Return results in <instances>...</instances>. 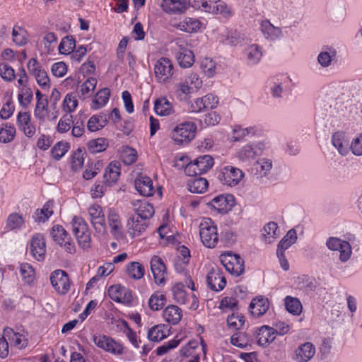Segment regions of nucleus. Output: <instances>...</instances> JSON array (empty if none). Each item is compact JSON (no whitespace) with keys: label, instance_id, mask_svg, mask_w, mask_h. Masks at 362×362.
Listing matches in <instances>:
<instances>
[{"label":"nucleus","instance_id":"15","mask_svg":"<svg viewBox=\"0 0 362 362\" xmlns=\"http://www.w3.org/2000/svg\"><path fill=\"white\" fill-rule=\"evenodd\" d=\"M315 346L311 342H305L295 350L292 356L295 362H308L315 354Z\"/></svg>","mask_w":362,"mask_h":362},{"label":"nucleus","instance_id":"9","mask_svg":"<svg viewBox=\"0 0 362 362\" xmlns=\"http://www.w3.org/2000/svg\"><path fill=\"white\" fill-rule=\"evenodd\" d=\"M94 344L105 351L117 355L123 354L124 347L122 344L106 335H95L93 337Z\"/></svg>","mask_w":362,"mask_h":362},{"label":"nucleus","instance_id":"43","mask_svg":"<svg viewBox=\"0 0 362 362\" xmlns=\"http://www.w3.org/2000/svg\"><path fill=\"white\" fill-rule=\"evenodd\" d=\"M127 272L130 278L139 280L144 276L145 269L141 263L132 262L127 265Z\"/></svg>","mask_w":362,"mask_h":362},{"label":"nucleus","instance_id":"31","mask_svg":"<svg viewBox=\"0 0 362 362\" xmlns=\"http://www.w3.org/2000/svg\"><path fill=\"white\" fill-rule=\"evenodd\" d=\"M354 95L352 93V86L349 84H344L339 86L334 93V100L336 104H346L351 100Z\"/></svg>","mask_w":362,"mask_h":362},{"label":"nucleus","instance_id":"19","mask_svg":"<svg viewBox=\"0 0 362 362\" xmlns=\"http://www.w3.org/2000/svg\"><path fill=\"white\" fill-rule=\"evenodd\" d=\"M160 7L168 14H180L188 8L186 0H162Z\"/></svg>","mask_w":362,"mask_h":362},{"label":"nucleus","instance_id":"60","mask_svg":"<svg viewBox=\"0 0 362 362\" xmlns=\"http://www.w3.org/2000/svg\"><path fill=\"white\" fill-rule=\"evenodd\" d=\"M185 286L181 283L176 284L172 288L174 300L180 304H185L187 300V293Z\"/></svg>","mask_w":362,"mask_h":362},{"label":"nucleus","instance_id":"23","mask_svg":"<svg viewBox=\"0 0 362 362\" xmlns=\"http://www.w3.org/2000/svg\"><path fill=\"white\" fill-rule=\"evenodd\" d=\"M110 298L115 302H130L132 300V292L124 286L113 285L108 288Z\"/></svg>","mask_w":362,"mask_h":362},{"label":"nucleus","instance_id":"47","mask_svg":"<svg viewBox=\"0 0 362 362\" xmlns=\"http://www.w3.org/2000/svg\"><path fill=\"white\" fill-rule=\"evenodd\" d=\"M278 228L277 223L275 222L272 221L266 224L263 228L262 233L264 240L270 243H272L271 238L273 240L277 238L279 235Z\"/></svg>","mask_w":362,"mask_h":362},{"label":"nucleus","instance_id":"44","mask_svg":"<svg viewBox=\"0 0 362 362\" xmlns=\"http://www.w3.org/2000/svg\"><path fill=\"white\" fill-rule=\"evenodd\" d=\"M250 337L245 332H236L230 337V342L233 346L239 348H245L250 346Z\"/></svg>","mask_w":362,"mask_h":362},{"label":"nucleus","instance_id":"11","mask_svg":"<svg viewBox=\"0 0 362 362\" xmlns=\"http://www.w3.org/2000/svg\"><path fill=\"white\" fill-rule=\"evenodd\" d=\"M149 221L139 218L138 216H131L127 221V233L134 238L141 235L148 228Z\"/></svg>","mask_w":362,"mask_h":362},{"label":"nucleus","instance_id":"34","mask_svg":"<svg viewBox=\"0 0 362 362\" xmlns=\"http://www.w3.org/2000/svg\"><path fill=\"white\" fill-rule=\"evenodd\" d=\"M107 124V116L105 113L93 115L87 122V129L95 132L102 129Z\"/></svg>","mask_w":362,"mask_h":362},{"label":"nucleus","instance_id":"7","mask_svg":"<svg viewBox=\"0 0 362 362\" xmlns=\"http://www.w3.org/2000/svg\"><path fill=\"white\" fill-rule=\"evenodd\" d=\"M243 177L244 173L240 169L228 165L221 169L218 179L223 185L233 187L237 185Z\"/></svg>","mask_w":362,"mask_h":362},{"label":"nucleus","instance_id":"45","mask_svg":"<svg viewBox=\"0 0 362 362\" xmlns=\"http://www.w3.org/2000/svg\"><path fill=\"white\" fill-rule=\"evenodd\" d=\"M88 149L92 153H98L104 151L108 146V141L105 138H98L88 141Z\"/></svg>","mask_w":362,"mask_h":362},{"label":"nucleus","instance_id":"18","mask_svg":"<svg viewBox=\"0 0 362 362\" xmlns=\"http://www.w3.org/2000/svg\"><path fill=\"white\" fill-rule=\"evenodd\" d=\"M170 25L180 31L192 33L198 31L201 24L196 18L185 17L180 21L176 19L171 20Z\"/></svg>","mask_w":362,"mask_h":362},{"label":"nucleus","instance_id":"36","mask_svg":"<svg viewBox=\"0 0 362 362\" xmlns=\"http://www.w3.org/2000/svg\"><path fill=\"white\" fill-rule=\"evenodd\" d=\"M168 329L165 325H157L152 327L147 333L150 341L158 342L168 337Z\"/></svg>","mask_w":362,"mask_h":362},{"label":"nucleus","instance_id":"29","mask_svg":"<svg viewBox=\"0 0 362 362\" xmlns=\"http://www.w3.org/2000/svg\"><path fill=\"white\" fill-rule=\"evenodd\" d=\"M256 338L259 345L266 346L272 343L276 338L274 329L264 325L257 332Z\"/></svg>","mask_w":362,"mask_h":362},{"label":"nucleus","instance_id":"49","mask_svg":"<svg viewBox=\"0 0 362 362\" xmlns=\"http://www.w3.org/2000/svg\"><path fill=\"white\" fill-rule=\"evenodd\" d=\"M12 38L15 44L23 46L26 44L28 40L27 31L21 26L15 25L12 30Z\"/></svg>","mask_w":362,"mask_h":362},{"label":"nucleus","instance_id":"41","mask_svg":"<svg viewBox=\"0 0 362 362\" xmlns=\"http://www.w3.org/2000/svg\"><path fill=\"white\" fill-rule=\"evenodd\" d=\"M194 161L197 168L199 175L205 173L214 165V159L209 155L199 156Z\"/></svg>","mask_w":362,"mask_h":362},{"label":"nucleus","instance_id":"17","mask_svg":"<svg viewBox=\"0 0 362 362\" xmlns=\"http://www.w3.org/2000/svg\"><path fill=\"white\" fill-rule=\"evenodd\" d=\"M17 125L27 137H33L36 132L35 125L31 122L30 115L27 112H20L17 116Z\"/></svg>","mask_w":362,"mask_h":362},{"label":"nucleus","instance_id":"32","mask_svg":"<svg viewBox=\"0 0 362 362\" xmlns=\"http://www.w3.org/2000/svg\"><path fill=\"white\" fill-rule=\"evenodd\" d=\"M202 6L209 13L226 14L228 12L226 4L221 0H204Z\"/></svg>","mask_w":362,"mask_h":362},{"label":"nucleus","instance_id":"6","mask_svg":"<svg viewBox=\"0 0 362 362\" xmlns=\"http://www.w3.org/2000/svg\"><path fill=\"white\" fill-rule=\"evenodd\" d=\"M50 282L57 293L66 294L70 289V280L67 273L62 269H57L50 274Z\"/></svg>","mask_w":362,"mask_h":362},{"label":"nucleus","instance_id":"54","mask_svg":"<svg viewBox=\"0 0 362 362\" xmlns=\"http://www.w3.org/2000/svg\"><path fill=\"white\" fill-rule=\"evenodd\" d=\"M85 119L86 117L80 115L75 116L74 119H73V125L71 129V134L75 137H80L83 134L85 130Z\"/></svg>","mask_w":362,"mask_h":362},{"label":"nucleus","instance_id":"56","mask_svg":"<svg viewBox=\"0 0 362 362\" xmlns=\"http://www.w3.org/2000/svg\"><path fill=\"white\" fill-rule=\"evenodd\" d=\"M254 167L259 175L262 177L266 176L269 173L272 169L273 164L270 159L262 158L255 163Z\"/></svg>","mask_w":362,"mask_h":362},{"label":"nucleus","instance_id":"42","mask_svg":"<svg viewBox=\"0 0 362 362\" xmlns=\"http://www.w3.org/2000/svg\"><path fill=\"white\" fill-rule=\"evenodd\" d=\"M16 128L11 123L2 124L0 126V142L6 144L12 141L16 135Z\"/></svg>","mask_w":362,"mask_h":362},{"label":"nucleus","instance_id":"40","mask_svg":"<svg viewBox=\"0 0 362 362\" xmlns=\"http://www.w3.org/2000/svg\"><path fill=\"white\" fill-rule=\"evenodd\" d=\"M110 96V90L108 88H104L98 91L95 98L92 101L91 108L98 110L103 107L108 101Z\"/></svg>","mask_w":362,"mask_h":362},{"label":"nucleus","instance_id":"63","mask_svg":"<svg viewBox=\"0 0 362 362\" xmlns=\"http://www.w3.org/2000/svg\"><path fill=\"white\" fill-rule=\"evenodd\" d=\"M97 80L93 77L88 78L84 83H83L81 86L80 91L83 98L90 95V93L95 90Z\"/></svg>","mask_w":362,"mask_h":362},{"label":"nucleus","instance_id":"3","mask_svg":"<svg viewBox=\"0 0 362 362\" xmlns=\"http://www.w3.org/2000/svg\"><path fill=\"white\" fill-rule=\"evenodd\" d=\"M220 261L228 272L236 276L245 271L244 261L238 255L228 252L221 255Z\"/></svg>","mask_w":362,"mask_h":362},{"label":"nucleus","instance_id":"28","mask_svg":"<svg viewBox=\"0 0 362 362\" xmlns=\"http://www.w3.org/2000/svg\"><path fill=\"white\" fill-rule=\"evenodd\" d=\"M121 167L118 162H111L106 167L103 179L106 185H112L117 182L120 175Z\"/></svg>","mask_w":362,"mask_h":362},{"label":"nucleus","instance_id":"25","mask_svg":"<svg viewBox=\"0 0 362 362\" xmlns=\"http://www.w3.org/2000/svg\"><path fill=\"white\" fill-rule=\"evenodd\" d=\"M107 220L112 234L117 239L123 238L122 225L119 214L114 209H110L108 211Z\"/></svg>","mask_w":362,"mask_h":362},{"label":"nucleus","instance_id":"1","mask_svg":"<svg viewBox=\"0 0 362 362\" xmlns=\"http://www.w3.org/2000/svg\"><path fill=\"white\" fill-rule=\"evenodd\" d=\"M196 129L194 123L185 122L177 125L172 130L170 136L177 144H188L194 138Z\"/></svg>","mask_w":362,"mask_h":362},{"label":"nucleus","instance_id":"26","mask_svg":"<svg viewBox=\"0 0 362 362\" xmlns=\"http://www.w3.org/2000/svg\"><path fill=\"white\" fill-rule=\"evenodd\" d=\"M135 188L144 197H150L154 194L153 182L148 176H140L136 179Z\"/></svg>","mask_w":362,"mask_h":362},{"label":"nucleus","instance_id":"22","mask_svg":"<svg viewBox=\"0 0 362 362\" xmlns=\"http://www.w3.org/2000/svg\"><path fill=\"white\" fill-rule=\"evenodd\" d=\"M244 54L248 66L257 65L262 58V48L257 44H252L245 49Z\"/></svg>","mask_w":362,"mask_h":362},{"label":"nucleus","instance_id":"57","mask_svg":"<svg viewBox=\"0 0 362 362\" xmlns=\"http://www.w3.org/2000/svg\"><path fill=\"white\" fill-rule=\"evenodd\" d=\"M176 58L178 64L183 68H189L194 62V55L192 51H185V53L177 54Z\"/></svg>","mask_w":362,"mask_h":362},{"label":"nucleus","instance_id":"14","mask_svg":"<svg viewBox=\"0 0 362 362\" xmlns=\"http://www.w3.org/2000/svg\"><path fill=\"white\" fill-rule=\"evenodd\" d=\"M150 264L155 283L157 285L165 284L167 274L166 267L162 259L158 256H153L151 259Z\"/></svg>","mask_w":362,"mask_h":362},{"label":"nucleus","instance_id":"51","mask_svg":"<svg viewBox=\"0 0 362 362\" xmlns=\"http://www.w3.org/2000/svg\"><path fill=\"white\" fill-rule=\"evenodd\" d=\"M121 329L128 338L131 344L135 347L139 348L141 340L137 339V335L134 331H133L129 326V324L125 320H121L119 322Z\"/></svg>","mask_w":362,"mask_h":362},{"label":"nucleus","instance_id":"62","mask_svg":"<svg viewBox=\"0 0 362 362\" xmlns=\"http://www.w3.org/2000/svg\"><path fill=\"white\" fill-rule=\"evenodd\" d=\"M103 163L101 160L92 163L88 165V168L83 172V177L86 180H90L94 177L103 168Z\"/></svg>","mask_w":362,"mask_h":362},{"label":"nucleus","instance_id":"38","mask_svg":"<svg viewBox=\"0 0 362 362\" xmlns=\"http://www.w3.org/2000/svg\"><path fill=\"white\" fill-rule=\"evenodd\" d=\"M208 181L203 177H194L187 182L188 189L196 194H202L206 192L208 188Z\"/></svg>","mask_w":362,"mask_h":362},{"label":"nucleus","instance_id":"39","mask_svg":"<svg viewBox=\"0 0 362 362\" xmlns=\"http://www.w3.org/2000/svg\"><path fill=\"white\" fill-rule=\"evenodd\" d=\"M154 110L160 116H168L173 112L171 103L165 98H158L155 101Z\"/></svg>","mask_w":362,"mask_h":362},{"label":"nucleus","instance_id":"4","mask_svg":"<svg viewBox=\"0 0 362 362\" xmlns=\"http://www.w3.org/2000/svg\"><path fill=\"white\" fill-rule=\"evenodd\" d=\"M73 232L78 240V245L83 248H88L90 243V234L85 221L78 216H74L72 220Z\"/></svg>","mask_w":362,"mask_h":362},{"label":"nucleus","instance_id":"52","mask_svg":"<svg viewBox=\"0 0 362 362\" xmlns=\"http://www.w3.org/2000/svg\"><path fill=\"white\" fill-rule=\"evenodd\" d=\"M25 221L23 218L17 213L11 214L6 220V228L9 230L21 229Z\"/></svg>","mask_w":362,"mask_h":362},{"label":"nucleus","instance_id":"30","mask_svg":"<svg viewBox=\"0 0 362 362\" xmlns=\"http://www.w3.org/2000/svg\"><path fill=\"white\" fill-rule=\"evenodd\" d=\"M332 144L337 149L339 153L343 156L349 153V141L343 132H337L332 136Z\"/></svg>","mask_w":362,"mask_h":362},{"label":"nucleus","instance_id":"24","mask_svg":"<svg viewBox=\"0 0 362 362\" xmlns=\"http://www.w3.org/2000/svg\"><path fill=\"white\" fill-rule=\"evenodd\" d=\"M269 300L263 296L254 298L249 305V309L252 315L256 317H259L264 315L269 310Z\"/></svg>","mask_w":362,"mask_h":362},{"label":"nucleus","instance_id":"59","mask_svg":"<svg viewBox=\"0 0 362 362\" xmlns=\"http://www.w3.org/2000/svg\"><path fill=\"white\" fill-rule=\"evenodd\" d=\"M33 93L30 88L23 87L18 94V100L21 106L27 107L33 100Z\"/></svg>","mask_w":362,"mask_h":362},{"label":"nucleus","instance_id":"55","mask_svg":"<svg viewBox=\"0 0 362 362\" xmlns=\"http://www.w3.org/2000/svg\"><path fill=\"white\" fill-rule=\"evenodd\" d=\"M236 156L241 161L247 162L255 158L256 152L252 145L247 144L237 151Z\"/></svg>","mask_w":362,"mask_h":362},{"label":"nucleus","instance_id":"61","mask_svg":"<svg viewBox=\"0 0 362 362\" xmlns=\"http://www.w3.org/2000/svg\"><path fill=\"white\" fill-rule=\"evenodd\" d=\"M255 132L254 127L243 128L241 126H235L233 132V138L235 141H240L250 134H255Z\"/></svg>","mask_w":362,"mask_h":362},{"label":"nucleus","instance_id":"50","mask_svg":"<svg viewBox=\"0 0 362 362\" xmlns=\"http://www.w3.org/2000/svg\"><path fill=\"white\" fill-rule=\"evenodd\" d=\"M75 47V39L71 35H67L62 40L59 45V52L62 54H69L73 52Z\"/></svg>","mask_w":362,"mask_h":362},{"label":"nucleus","instance_id":"20","mask_svg":"<svg viewBox=\"0 0 362 362\" xmlns=\"http://www.w3.org/2000/svg\"><path fill=\"white\" fill-rule=\"evenodd\" d=\"M208 286L214 291H219L226 286V281L218 269H212L206 276Z\"/></svg>","mask_w":362,"mask_h":362},{"label":"nucleus","instance_id":"64","mask_svg":"<svg viewBox=\"0 0 362 362\" xmlns=\"http://www.w3.org/2000/svg\"><path fill=\"white\" fill-rule=\"evenodd\" d=\"M68 149L69 145L67 143L59 141L52 148V157L55 160H59L65 155V153L68 151Z\"/></svg>","mask_w":362,"mask_h":362},{"label":"nucleus","instance_id":"27","mask_svg":"<svg viewBox=\"0 0 362 362\" xmlns=\"http://www.w3.org/2000/svg\"><path fill=\"white\" fill-rule=\"evenodd\" d=\"M260 29L264 37L269 40L274 41L282 37L281 29L273 25L269 20L262 21Z\"/></svg>","mask_w":362,"mask_h":362},{"label":"nucleus","instance_id":"12","mask_svg":"<svg viewBox=\"0 0 362 362\" xmlns=\"http://www.w3.org/2000/svg\"><path fill=\"white\" fill-rule=\"evenodd\" d=\"M173 66L171 61L165 57H162L157 61L154 67V73L157 80L159 82L165 83L173 75Z\"/></svg>","mask_w":362,"mask_h":362},{"label":"nucleus","instance_id":"21","mask_svg":"<svg viewBox=\"0 0 362 362\" xmlns=\"http://www.w3.org/2000/svg\"><path fill=\"white\" fill-rule=\"evenodd\" d=\"M132 205L135 211L133 216L142 220L148 221L155 213L153 205L148 202L138 200L132 202Z\"/></svg>","mask_w":362,"mask_h":362},{"label":"nucleus","instance_id":"2","mask_svg":"<svg viewBox=\"0 0 362 362\" xmlns=\"http://www.w3.org/2000/svg\"><path fill=\"white\" fill-rule=\"evenodd\" d=\"M199 235L202 243L207 247L212 248L218 241L217 228L209 218H204L199 225Z\"/></svg>","mask_w":362,"mask_h":362},{"label":"nucleus","instance_id":"48","mask_svg":"<svg viewBox=\"0 0 362 362\" xmlns=\"http://www.w3.org/2000/svg\"><path fill=\"white\" fill-rule=\"evenodd\" d=\"M285 306L288 312L294 315H300L302 311L301 303L297 298L286 296L285 298Z\"/></svg>","mask_w":362,"mask_h":362},{"label":"nucleus","instance_id":"53","mask_svg":"<svg viewBox=\"0 0 362 362\" xmlns=\"http://www.w3.org/2000/svg\"><path fill=\"white\" fill-rule=\"evenodd\" d=\"M165 303V296L158 292L152 294L148 300V305L152 310H159L162 309Z\"/></svg>","mask_w":362,"mask_h":362},{"label":"nucleus","instance_id":"10","mask_svg":"<svg viewBox=\"0 0 362 362\" xmlns=\"http://www.w3.org/2000/svg\"><path fill=\"white\" fill-rule=\"evenodd\" d=\"M88 215L93 227L100 234L106 230L105 220L102 208L98 204H93L88 208Z\"/></svg>","mask_w":362,"mask_h":362},{"label":"nucleus","instance_id":"8","mask_svg":"<svg viewBox=\"0 0 362 362\" xmlns=\"http://www.w3.org/2000/svg\"><path fill=\"white\" fill-rule=\"evenodd\" d=\"M326 246L332 251L340 252L339 259L341 262H347L351 255V247L349 242L336 237H330L327 240Z\"/></svg>","mask_w":362,"mask_h":362},{"label":"nucleus","instance_id":"13","mask_svg":"<svg viewBox=\"0 0 362 362\" xmlns=\"http://www.w3.org/2000/svg\"><path fill=\"white\" fill-rule=\"evenodd\" d=\"M209 204L218 213L224 214L232 210L235 199L231 194H221L214 197Z\"/></svg>","mask_w":362,"mask_h":362},{"label":"nucleus","instance_id":"46","mask_svg":"<svg viewBox=\"0 0 362 362\" xmlns=\"http://www.w3.org/2000/svg\"><path fill=\"white\" fill-rule=\"evenodd\" d=\"M297 234L295 229L289 230L278 244L277 250L285 251L296 243Z\"/></svg>","mask_w":362,"mask_h":362},{"label":"nucleus","instance_id":"16","mask_svg":"<svg viewBox=\"0 0 362 362\" xmlns=\"http://www.w3.org/2000/svg\"><path fill=\"white\" fill-rule=\"evenodd\" d=\"M30 251L35 259L42 261L45 257L46 243L43 235L35 234L30 240Z\"/></svg>","mask_w":362,"mask_h":362},{"label":"nucleus","instance_id":"33","mask_svg":"<svg viewBox=\"0 0 362 362\" xmlns=\"http://www.w3.org/2000/svg\"><path fill=\"white\" fill-rule=\"evenodd\" d=\"M164 320L172 325H177L182 318V310L177 305L167 306L163 312Z\"/></svg>","mask_w":362,"mask_h":362},{"label":"nucleus","instance_id":"35","mask_svg":"<svg viewBox=\"0 0 362 362\" xmlns=\"http://www.w3.org/2000/svg\"><path fill=\"white\" fill-rule=\"evenodd\" d=\"M4 333L8 338L11 346H13L18 349H21L26 346L27 339L22 334L14 332L11 328L5 329Z\"/></svg>","mask_w":362,"mask_h":362},{"label":"nucleus","instance_id":"5","mask_svg":"<svg viewBox=\"0 0 362 362\" xmlns=\"http://www.w3.org/2000/svg\"><path fill=\"white\" fill-rule=\"evenodd\" d=\"M50 235L57 244L64 247L66 252L70 254L75 252L74 243L69 234L62 226H54L50 231Z\"/></svg>","mask_w":362,"mask_h":362},{"label":"nucleus","instance_id":"37","mask_svg":"<svg viewBox=\"0 0 362 362\" xmlns=\"http://www.w3.org/2000/svg\"><path fill=\"white\" fill-rule=\"evenodd\" d=\"M337 49L333 47H326L317 56V62L323 68L328 67L337 57Z\"/></svg>","mask_w":362,"mask_h":362},{"label":"nucleus","instance_id":"58","mask_svg":"<svg viewBox=\"0 0 362 362\" xmlns=\"http://www.w3.org/2000/svg\"><path fill=\"white\" fill-rule=\"evenodd\" d=\"M216 63L211 59L206 57L200 62V68L203 73L209 78L213 77L216 74Z\"/></svg>","mask_w":362,"mask_h":362}]
</instances>
